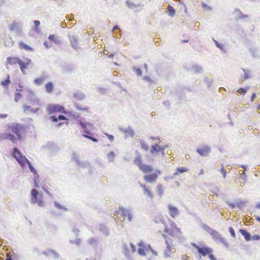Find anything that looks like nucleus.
I'll return each mask as SVG.
<instances>
[{
  "label": "nucleus",
  "instance_id": "57",
  "mask_svg": "<svg viewBox=\"0 0 260 260\" xmlns=\"http://www.w3.org/2000/svg\"><path fill=\"white\" fill-rule=\"evenodd\" d=\"M108 137L111 140H113L114 139L113 136L112 135H108Z\"/></svg>",
  "mask_w": 260,
  "mask_h": 260
},
{
  "label": "nucleus",
  "instance_id": "64",
  "mask_svg": "<svg viewBox=\"0 0 260 260\" xmlns=\"http://www.w3.org/2000/svg\"><path fill=\"white\" fill-rule=\"evenodd\" d=\"M257 110L259 109H260V105H258L257 107Z\"/></svg>",
  "mask_w": 260,
  "mask_h": 260
},
{
  "label": "nucleus",
  "instance_id": "7",
  "mask_svg": "<svg viewBox=\"0 0 260 260\" xmlns=\"http://www.w3.org/2000/svg\"><path fill=\"white\" fill-rule=\"evenodd\" d=\"M192 245L197 250L200 256L202 255L205 257L210 253L213 252V250L211 248L208 247H201L195 243L192 244Z\"/></svg>",
  "mask_w": 260,
  "mask_h": 260
},
{
  "label": "nucleus",
  "instance_id": "23",
  "mask_svg": "<svg viewBox=\"0 0 260 260\" xmlns=\"http://www.w3.org/2000/svg\"><path fill=\"white\" fill-rule=\"evenodd\" d=\"M188 171V169L185 167H179L176 169V172L174 173V176L179 175V173H183Z\"/></svg>",
  "mask_w": 260,
  "mask_h": 260
},
{
  "label": "nucleus",
  "instance_id": "3",
  "mask_svg": "<svg viewBox=\"0 0 260 260\" xmlns=\"http://www.w3.org/2000/svg\"><path fill=\"white\" fill-rule=\"evenodd\" d=\"M12 155L21 166L23 167L25 166V164L27 162L29 166V168L31 172L34 173L36 172L35 169L32 167L30 163L26 159L25 156L22 155L20 151L17 148H14Z\"/></svg>",
  "mask_w": 260,
  "mask_h": 260
},
{
  "label": "nucleus",
  "instance_id": "46",
  "mask_svg": "<svg viewBox=\"0 0 260 260\" xmlns=\"http://www.w3.org/2000/svg\"><path fill=\"white\" fill-rule=\"evenodd\" d=\"M88 242L89 244H93L96 242V240L94 238H91L88 240Z\"/></svg>",
  "mask_w": 260,
  "mask_h": 260
},
{
  "label": "nucleus",
  "instance_id": "21",
  "mask_svg": "<svg viewBox=\"0 0 260 260\" xmlns=\"http://www.w3.org/2000/svg\"><path fill=\"white\" fill-rule=\"evenodd\" d=\"M139 247L138 249L139 253L142 256H145L146 255L145 251L146 250V247L144 246L143 243H141L139 245Z\"/></svg>",
  "mask_w": 260,
  "mask_h": 260
},
{
  "label": "nucleus",
  "instance_id": "9",
  "mask_svg": "<svg viewBox=\"0 0 260 260\" xmlns=\"http://www.w3.org/2000/svg\"><path fill=\"white\" fill-rule=\"evenodd\" d=\"M165 242L167 247L164 250V254L166 257H169L171 256L172 253L175 252V249L172 243V240H167Z\"/></svg>",
  "mask_w": 260,
  "mask_h": 260
},
{
  "label": "nucleus",
  "instance_id": "19",
  "mask_svg": "<svg viewBox=\"0 0 260 260\" xmlns=\"http://www.w3.org/2000/svg\"><path fill=\"white\" fill-rule=\"evenodd\" d=\"M140 169L145 174L149 173L153 171V168L151 166L146 164L141 165Z\"/></svg>",
  "mask_w": 260,
  "mask_h": 260
},
{
  "label": "nucleus",
  "instance_id": "31",
  "mask_svg": "<svg viewBox=\"0 0 260 260\" xmlns=\"http://www.w3.org/2000/svg\"><path fill=\"white\" fill-rule=\"evenodd\" d=\"M134 162L139 166V168L141 166V165H143L144 164L142 163L141 157H136L134 160Z\"/></svg>",
  "mask_w": 260,
  "mask_h": 260
},
{
  "label": "nucleus",
  "instance_id": "59",
  "mask_svg": "<svg viewBox=\"0 0 260 260\" xmlns=\"http://www.w3.org/2000/svg\"><path fill=\"white\" fill-rule=\"evenodd\" d=\"M118 29H119L118 26L116 25V26H114V27L113 28V30Z\"/></svg>",
  "mask_w": 260,
  "mask_h": 260
},
{
  "label": "nucleus",
  "instance_id": "60",
  "mask_svg": "<svg viewBox=\"0 0 260 260\" xmlns=\"http://www.w3.org/2000/svg\"><path fill=\"white\" fill-rule=\"evenodd\" d=\"M78 109L79 110H88V108H78Z\"/></svg>",
  "mask_w": 260,
  "mask_h": 260
},
{
  "label": "nucleus",
  "instance_id": "24",
  "mask_svg": "<svg viewBox=\"0 0 260 260\" xmlns=\"http://www.w3.org/2000/svg\"><path fill=\"white\" fill-rule=\"evenodd\" d=\"M45 89L47 92L52 93L53 90V84L52 82H48L45 85Z\"/></svg>",
  "mask_w": 260,
  "mask_h": 260
},
{
  "label": "nucleus",
  "instance_id": "33",
  "mask_svg": "<svg viewBox=\"0 0 260 260\" xmlns=\"http://www.w3.org/2000/svg\"><path fill=\"white\" fill-rule=\"evenodd\" d=\"M141 147L145 150L147 151L149 149V146L144 141L140 142Z\"/></svg>",
  "mask_w": 260,
  "mask_h": 260
},
{
  "label": "nucleus",
  "instance_id": "10",
  "mask_svg": "<svg viewBox=\"0 0 260 260\" xmlns=\"http://www.w3.org/2000/svg\"><path fill=\"white\" fill-rule=\"evenodd\" d=\"M31 63L30 59L28 58H23L22 60L19 59V65L20 70L23 73H25V70L27 69Z\"/></svg>",
  "mask_w": 260,
  "mask_h": 260
},
{
  "label": "nucleus",
  "instance_id": "5",
  "mask_svg": "<svg viewBox=\"0 0 260 260\" xmlns=\"http://www.w3.org/2000/svg\"><path fill=\"white\" fill-rule=\"evenodd\" d=\"M46 110L48 114H52L56 113H66L64 107L59 105L52 104H49L47 106Z\"/></svg>",
  "mask_w": 260,
  "mask_h": 260
},
{
  "label": "nucleus",
  "instance_id": "6",
  "mask_svg": "<svg viewBox=\"0 0 260 260\" xmlns=\"http://www.w3.org/2000/svg\"><path fill=\"white\" fill-rule=\"evenodd\" d=\"M82 129H83L84 132L85 133V135H83V136L85 138H88L89 140H92V141L94 142H97L98 140L96 138H94L92 137H91L90 135H91V133L87 129L88 127L92 128L93 125L91 123H86V122H80Z\"/></svg>",
  "mask_w": 260,
  "mask_h": 260
},
{
  "label": "nucleus",
  "instance_id": "54",
  "mask_svg": "<svg viewBox=\"0 0 260 260\" xmlns=\"http://www.w3.org/2000/svg\"><path fill=\"white\" fill-rule=\"evenodd\" d=\"M144 79L146 80V81H152V80L150 79V78L149 77H145L144 78Z\"/></svg>",
  "mask_w": 260,
  "mask_h": 260
},
{
  "label": "nucleus",
  "instance_id": "61",
  "mask_svg": "<svg viewBox=\"0 0 260 260\" xmlns=\"http://www.w3.org/2000/svg\"><path fill=\"white\" fill-rule=\"evenodd\" d=\"M188 40H182L181 41V42L182 43H186V42H188Z\"/></svg>",
  "mask_w": 260,
  "mask_h": 260
},
{
  "label": "nucleus",
  "instance_id": "51",
  "mask_svg": "<svg viewBox=\"0 0 260 260\" xmlns=\"http://www.w3.org/2000/svg\"><path fill=\"white\" fill-rule=\"evenodd\" d=\"M6 260H12L11 256L9 254H7Z\"/></svg>",
  "mask_w": 260,
  "mask_h": 260
},
{
  "label": "nucleus",
  "instance_id": "16",
  "mask_svg": "<svg viewBox=\"0 0 260 260\" xmlns=\"http://www.w3.org/2000/svg\"><path fill=\"white\" fill-rule=\"evenodd\" d=\"M197 152L201 156H206L210 152V148L208 146H203L197 149Z\"/></svg>",
  "mask_w": 260,
  "mask_h": 260
},
{
  "label": "nucleus",
  "instance_id": "55",
  "mask_svg": "<svg viewBox=\"0 0 260 260\" xmlns=\"http://www.w3.org/2000/svg\"><path fill=\"white\" fill-rule=\"evenodd\" d=\"M131 247L132 248V251H133V252H134L135 251V250H136L135 246L132 244H131Z\"/></svg>",
  "mask_w": 260,
  "mask_h": 260
},
{
  "label": "nucleus",
  "instance_id": "28",
  "mask_svg": "<svg viewBox=\"0 0 260 260\" xmlns=\"http://www.w3.org/2000/svg\"><path fill=\"white\" fill-rule=\"evenodd\" d=\"M70 42L71 43L72 46L75 48H76L78 46V41L77 39L75 37H72L70 39Z\"/></svg>",
  "mask_w": 260,
  "mask_h": 260
},
{
  "label": "nucleus",
  "instance_id": "25",
  "mask_svg": "<svg viewBox=\"0 0 260 260\" xmlns=\"http://www.w3.org/2000/svg\"><path fill=\"white\" fill-rule=\"evenodd\" d=\"M19 27V24L16 21L13 22L9 26V28L12 31L17 30Z\"/></svg>",
  "mask_w": 260,
  "mask_h": 260
},
{
  "label": "nucleus",
  "instance_id": "13",
  "mask_svg": "<svg viewBox=\"0 0 260 260\" xmlns=\"http://www.w3.org/2000/svg\"><path fill=\"white\" fill-rule=\"evenodd\" d=\"M166 148V146H160L157 144L152 145L150 148V152L152 154H155L158 152H160L162 155L164 156L165 154V149Z\"/></svg>",
  "mask_w": 260,
  "mask_h": 260
},
{
  "label": "nucleus",
  "instance_id": "40",
  "mask_svg": "<svg viewBox=\"0 0 260 260\" xmlns=\"http://www.w3.org/2000/svg\"><path fill=\"white\" fill-rule=\"evenodd\" d=\"M21 98V93L17 92L15 95V101L17 102L18 100Z\"/></svg>",
  "mask_w": 260,
  "mask_h": 260
},
{
  "label": "nucleus",
  "instance_id": "8",
  "mask_svg": "<svg viewBox=\"0 0 260 260\" xmlns=\"http://www.w3.org/2000/svg\"><path fill=\"white\" fill-rule=\"evenodd\" d=\"M160 174V171L156 170L153 173L145 175L144 179L148 183H154L156 181L158 175Z\"/></svg>",
  "mask_w": 260,
  "mask_h": 260
},
{
  "label": "nucleus",
  "instance_id": "38",
  "mask_svg": "<svg viewBox=\"0 0 260 260\" xmlns=\"http://www.w3.org/2000/svg\"><path fill=\"white\" fill-rule=\"evenodd\" d=\"M229 231L231 236L233 238H235L236 237V234H235V231H234V230L233 229V228L232 227H230L229 229Z\"/></svg>",
  "mask_w": 260,
  "mask_h": 260
},
{
  "label": "nucleus",
  "instance_id": "14",
  "mask_svg": "<svg viewBox=\"0 0 260 260\" xmlns=\"http://www.w3.org/2000/svg\"><path fill=\"white\" fill-rule=\"evenodd\" d=\"M140 186L143 189L144 194L150 200H152L154 194L150 188L145 184H141Z\"/></svg>",
  "mask_w": 260,
  "mask_h": 260
},
{
  "label": "nucleus",
  "instance_id": "12",
  "mask_svg": "<svg viewBox=\"0 0 260 260\" xmlns=\"http://www.w3.org/2000/svg\"><path fill=\"white\" fill-rule=\"evenodd\" d=\"M117 214H119L122 216L124 219H125L126 217H127L128 220L129 221H131L132 219V215L131 213L127 210H126L125 208L123 207H120L119 209L116 211Z\"/></svg>",
  "mask_w": 260,
  "mask_h": 260
},
{
  "label": "nucleus",
  "instance_id": "56",
  "mask_svg": "<svg viewBox=\"0 0 260 260\" xmlns=\"http://www.w3.org/2000/svg\"><path fill=\"white\" fill-rule=\"evenodd\" d=\"M44 44L46 46V48H49L50 47V46L48 45V44L47 43V42H45Z\"/></svg>",
  "mask_w": 260,
  "mask_h": 260
},
{
  "label": "nucleus",
  "instance_id": "44",
  "mask_svg": "<svg viewBox=\"0 0 260 260\" xmlns=\"http://www.w3.org/2000/svg\"><path fill=\"white\" fill-rule=\"evenodd\" d=\"M35 26L36 27V29L37 30V27L40 25V22L39 20H35L34 21Z\"/></svg>",
  "mask_w": 260,
  "mask_h": 260
},
{
  "label": "nucleus",
  "instance_id": "43",
  "mask_svg": "<svg viewBox=\"0 0 260 260\" xmlns=\"http://www.w3.org/2000/svg\"><path fill=\"white\" fill-rule=\"evenodd\" d=\"M208 257L210 260H216V258L214 256V255L212 254V253H210L208 254Z\"/></svg>",
  "mask_w": 260,
  "mask_h": 260
},
{
  "label": "nucleus",
  "instance_id": "37",
  "mask_svg": "<svg viewBox=\"0 0 260 260\" xmlns=\"http://www.w3.org/2000/svg\"><path fill=\"white\" fill-rule=\"evenodd\" d=\"M239 15L238 16V19H245L248 18V16L242 14L241 12H239Z\"/></svg>",
  "mask_w": 260,
  "mask_h": 260
},
{
  "label": "nucleus",
  "instance_id": "50",
  "mask_svg": "<svg viewBox=\"0 0 260 260\" xmlns=\"http://www.w3.org/2000/svg\"><path fill=\"white\" fill-rule=\"evenodd\" d=\"M202 7L204 8H207V9H208L209 10L211 9V8L210 7H209L206 4H205V3H202Z\"/></svg>",
  "mask_w": 260,
  "mask_h": 260
},
{
  "label": "nucleus",
  "instance_id": "42",
  "mask_svg": "<svg viewBox=\"0 0 260 260\" xmlns=\"http://www.w3.org/2000/svg\"><path fill=\"white\" fill-rule=\"evenodd\" d=\"M50 119L54 122H57L58 121V118L55 116H51Z\"/></svg>",
  "mask_w": 260,
  "mask_h": 260
},
{
  "label": "nucleus",
  "instance_id": "22",
  "mask_svg": "<svg viewBox=\"0 0 260 260\" xmlns=\"http://www.w3.org/2000/svg\"><path fill=\"white\" fill-rule=\"evenodd\" d=\"M19 46L20 48L21 49H24V50H27V51H32L33 50V49L31 47L28 46V45H27L25 43H23L22 42H20L19 43Z\"/></svg>",
  "mask_w": 260,
  "mask_h": 260
},
{
  "label": "nucleus",
  "instance_id": "34",
  "mask_svg": "<svg viewBox=\"0 0 260 260\" xmlns=\"http://www.w3.org/2000/svg\"><path fill=\"white\" fill-rule=\"evenodd\" d=\"M107 157L110 160L112 161L115 157V154L112 151L110 152L107 154Z\"/></svg>",
  "mask_w": 260,
  "mask_h": 260
},
{
  "label": "nucleus",
  "instance_id": "62",
  "mask_svg": "<svg viewBox=\"0 0 260 260\" xmlns=\"http://www.w3.org/2000/svg\"><path fill=\"white\" fill-rule=\"evenodd\" d=\"M35 186L36 187H39V185H38V183L36 182H35Z\"/></svg>",
  "mask_w": 260,
  "mask_h": 260
},
{
  "label": "nucleus",
  "instance_id": "41",
  "mask_svg": "<svg viewBox=\"0 0 260 260\" xmlns=\"http://www.w3.org/2000/svg\"><path fill=\"white\" fill-rule=\"evenodd\" d=\"M251 240H260V236L258 235H255L251 237Z\"/></svg>",
  "mask_w": 260,
  "mask_h": 260
},
{
  "label": "nucleus",
  "instance_id": "1",
  "mask_svg": "<svg viewBox=\"0 0 260 260\" xmlns=\"http://www.w3.org/2000/svg\"><path fill=\"white\" fill-rule=\"evenodd\" d=\"M180 234V229L177 228L175 222H172L170 226H165L164 234L162 236L165 241L172 240V238H175Z\"/></svg>",
  "mask_w": 260,
  "mask_h": 260
},
{
  "label": "nucleus",
  "instance_id": "2",
  "mask_svg": "<svg viewBox=\"0 0 260 260\" xmlns=\"http://www.w3.org/2000/svg\"><path fill=\"white\" fill-rule=\"evenodd\" d=\"M7 131H11L16 134L18 139L21 140L23 136L25 133V127L18 123H12L7 125Z\"/></svg>",
  "mask_w": 260,
  "mask_h": 260
},
{
  "label": "nucleus",
  "instance_id": "47",
  "mask_svg": "<svg viewBox=\"0 0 260 260\" xmlns=\"http://www.w3.org/2000/svg\"><path fill=\"white\" fill-rule=\"evenodd\" d=\"M49 39L51 40H53L54 41V42L55 41V40H54V38H55V36L54 35H50L49 37H48Z\"/></svg>",
  "mask_w": 260,
  "mask_h": 260
},
{
  "label": "nucleus",
  "instance_id": "27",
  "mask_svg": "<svg viewBox=\"0 0 260 260\" xmlns=\"http://www.w3.org/2000/svg\"><path fill=\"white\" fill-rule=\"evenodd\" d=\"M164 192V186L162 184H159L157 185L156 192L159 196H161L163 194Z\"/></svg>",
  "mask_w": 260,
  "mask_h": 260
},
{
  "label": "nucleus",
  "instance_id": "32",
  "mask_svg": "<svg viewBox=\"0 0 260 260\" xmlns=\"http://www.w3.org/2000/svg\"><path fill=\"white\" fill-rule=\"evenodd\" d=\"M168 11L169 12L170 15L173 16L175 13V10L174 8L171 6L168 7Z\"/></svg>",
  "mask_w": 260,
  "mask_h": 260
},
{
  "label": "nucleus",
  "instance_id": "49",
  "mask_svg": "<svg viewBox=\"0 0 260 260\" xmlns=\"http://www.w3.org/2000/svg\"><path fill=\"white\" fill-rule=\"evenodd\" d=\"M7 116L8 115L6 114H0V118H6Z\"/></svg>",
  "mask_w": 260,
  "mask_h": 260
},
{
  "label": "nucleus",
  "instance_id": "53",
  "mask_svg": "<svg viewBox=\"0 0 260 260\" xmlns=\"http://www.w3.org/2000/svg\"><path fill=\"white\" fill-rule=\"evenodd\" d=\"M255 96H256V94H255V93H253V94H252V95H251V100L252 101H253V100H254V99L255 98Z\"/></svg>",
  "mask_w": 260,
  "mask_h": 260
},
{
  "label": "nucleus",
  "instance_id": "30",
  "mask_svg": "<svg viewBox=\"0 0 260 260\" xmlns=\"http://www.w3.org/2000/svg\"><path fill=\"white\" fill-rule=\"evenodd\" d=\"M45 78L44 77L38 78L34 80V83L36 85L39 86L42 84Z\"/></svg>",
  "mask_w": 260,
  "mask_h": 260
},
{
  "label": "nucleus",
  "instance_id": "26",
  "mask_svg": "<svg viewBox=\"0 0 260 260\" xmlns=\"http://www.w3.org/2000/svg\"><path fill=\"white\" fill-rule=\"evenodd\" d=\"M23 108L24 111L25 112L30 111L32 112L35 113V112H37L39 110V108H37L36 109H31L30 108V106H27V105H24L23 106Z\"/></svg>",
  "mask_w": 260,
  "mask_h": 260
},
{
  "label": "nucleus",
  "instance_id": "45",
  "mask_svg": "<svg viewBox=\"0 0 260 260\" xmlns=\"http://www.w3.org/2000/svg\"><path fill=\"white\" fill-rule=\"evenodd\" d=\"M57 118L59 120H67L66 117L63 115H59Z\"/></svg>",
  "mask_w": 260,
  "mask_h": 260
},
{
  "label": "nucleus",
  "instance_id": "29",
  "mask_svg": "<svg viewBox=\"0 0 260 260\" xmlns=\"http://www.w3.org/2000/svg\"><path fill=\"white\" fill-rule=\"evenodd\" d=\"M126 4H127V6L131 9H134L138 7H140V5H139V4L136 5L132 2L128 1H127L126 2Z\"/></svg>",
  "mask_w": 260,
  "mask_h": 260
},
{
  "label": "nucleus",
  "instance_id": "58",
  "mask_svg": "<svg viewBox=\"0 0 260 260\" xmlns=\"http://www.w3.org/2000/svg\"><path fill=\"white\" fill-rule=\"evenodd\" d=\"M203 174H204V171L203 169H201L199 173V175H203Z\"/></svg>",
  "mask_w": 260,
  "mask_h": 260
},
{
  "label": "nucleus",
  "instance_id": "15",
  "mask_svg": "<svg viewBox=\"0 0 260 260\" xmlns=\"http://www.w3.org/2000/svg\"><path fill=\"white\" fill-rule=\"evenodd\" d=\"M10 140L13 143H17V138L15 136L10 133H4L0 134V141L4 140Z\"/></svg>",
  "mask_w": 260,
  "mask_h": 260
},
{
  "label": "nucleus",
  "instance_id": "17",
  "mask_svg": "<svg viewBox=\"0 0 260 260\" xmlns=\"http://www.w3.org/2000/svg\"><path fill=\"white\" fill-rule=\"evenodd\" d=\"M20 58L16 57H8L6 60V64L7 65L13 66L19 63Z\"/></svg>",
  "mask_w": 260,
  "mask_h": 260
},
{
  "label": "nucleus",
  "instance_id": "48",
  "mask_svg": "<svg viewBox=\"0 0 260 260\" xmlns=\"http://www.w3.org/2000/svg\"><path fill=\"white\" fill-rule=\"evenodd\" d=\"M31 104L39 105V101L38 100H35V101H32V103H31Z\"/></svg>",
  "mask_w": 260,
  "mask_h": 260
},
{
  "label": "nucleus",
  "instance_id": "63",
  "mask_svg": "<svg viewBox=\"0 0 260 260\" xmlns=\"http://www.w3.org/2000/svg\"><path fill=\"white\" fill-rule=\"evenodd\" d=\"M45 191L49 196H50V193L49 192V191L47 190H45Z\"/></svg>",
  "mask_w": 260,
  "mask_h": 260
},
{
  "label": "nucleus",
  "instance_id": "4",
  "mask_svg": "<svg viewBox=\"0 0 260 260\" xmlns=\"http://www.w3.org/2000/svg\"><path fill=\"white\" fill-rule=\"evenodd\" d=\"M43 195L39 193L36 189H32L31 191V201L33 204H38L40 206L44 205V202L42 200Z\"/></svg>",
  "mask_w": 260,
  "mask_h": 260
},
{
  "label": "nucleus",
  "instance_id": "11",
  "mask_svg": "<svg viewBox=\"0 0 260 260\" xmlns=\"http://www.w3.org/2000/svg\"><path fill=\"white\" fill-rule=\"evenodd\" d=\"M210 234L212 236L213 238L216 240L223 243L225 246H228V243L225 239H224L221 235L217 231L211 230Z\"/></svg>",
  "mask_w": 260,
  "mask_h": 260
},
{
  "label": "nucleus",
  "instance_id": "52",
  "mask_svg": "<svg viewBox=\"0 0 260 260\" xmlns=\"http://www.w3.org/2000/svg\"><path fill=\"white\" fill-rule=\"evenodd\" d=\"M228 204H229V207L232 209H234L235 207V204H234L229 203Z\"/></svg>",
  "mask_w": 260,
  "mask_h": 260
},
{
  "label": "nucleus",
  "instance_id": "20",
  "mask_svg": "<svg viewBox=\"0 0 260 260\" xmlns=\"http://www.w3.org/2000/svg\"><path fill=\"white\" fill-rule=\"evenodd\" d=\"M239 232L244 237L245 240L247 241L251 240L250 234L245 230L240 229Z\"/></svg>",
  "mask_w": 260,
  "mask_h": 260
},
{
  "label": "nucleus",
  "instance_id": "18",
  "mask_svg": "<svg viewBox=\"0 0 260 260\" xmlns=\"http://www.w3.org/2000/svg\"><path fill=\"white\" fill-rule=\"evenodd\" d=\"M168 208L169 210L170 215L172 217L175 218L178 215L179 212L176 207L172 205H169Z\"/></svg>",
  "mask_w": 260,
  "mask_h": 260
},
{
  "label": "nucleus",
  "instance_id": "35",
  "mask_svg": "<svg viewBox=\"0 0 260 260\" xmlns=\"http://www.w3.org/2000/svg\"><path fill=\"white\" fill-rule=\"evenodd\" d=\"M248 87H247L246 88H240L238 90V92L239 93H240V94H245L246 93V92H247V91L248 90Z\"/></svg>",
  "mask_w": 260,
  "mask_h": 260
},
{
  "label": "nucleus",
  "instance_id": "39",
  "mask_svg": "<svg viewBox=\"0 0 260 260\" xmlns=\"http://www.w3.org/2000/svg\"><path fill=\"white\" fill-rule=\"evenodd\" d=\"M220 172H221V173H222V174L223 175V177L224 178H225L226 177V171L224 169L223 165H222V168L220 169Z\"/></svg>",
  "mask_w": 260,
  "mask_h": 260
},
{
  "label": "nucleus",
  "instance_id": "36",
  "mask_svg": "<svg viewBox=\"0 0 260 260\" xmlns=\"http://www.w3.org/2000/svg\"><path fill=\"white\" fill-rule=\"evenodd\" d=\"M10 83V80L9 75H8L7 78L2 82V84L4 86H6Z\"/></svg>",
  "mask_w": 260,
  "mask_h": 260
}]
</instances>
